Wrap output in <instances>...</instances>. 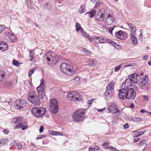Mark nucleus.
I'll return each instance as SVG.
<instances>
[{"mask_svg":"<svg viewBox=\"0 0 151 151\" xmlns=\"http://www.w3.org/2000/svg\"><path fill=\"white\" fill-rule=\"evenodd\" d=\"M136 92L132 88H122L119 90V96L122 99H126L133 100L136 96Z\"/></svg>","mask_w":151,"mask_h":151,"instance_id":"1","label":"nucleus"},{"mask_svg":"<svg viewBox=\"0 0 151 151\" xmlns=\"http://www.w3.org/2000/svg\"><path fill=\"white\" fill-rule=\"evenodd\" d=\"M139 75L136 73L132 74L128 76V78H127L125 81V87L123 88H132V83H137L139 80L137 79V77Z\"/></svg>","mask_w":151,"mask_h":151,"instance_id":"2","label":"nucleus"},{"mask_svg":"<svg viewBox=\"0 0 151 151\" xmlns=\"http://www.w3.org/2000/svg\"><path fill=\"white\" fill-rule=\"evenodd\" d=\"M85 117V111L84 110L79 109L75 112L72 116L74 121L81 122L83 121Z\"/></svg>","mask_w":151,"mask_h":151,"instance_id":"3","label":"nucleus"},{"mask_svg":"<svg viewBox=\"0 0 151 151\" xmlns=\"http://www.w3.org/2000/svg\"><path fill=\"white\" fill-rule=\"evenodd\" d=\"M28 100L35 105L38 106L40 104L39 98L37 96L36 93L34 91L31 92L28 97Z\"/></svg>","mask_w":151,"mask_h":151,"instance_id":"4","label":"nucleus"},{"mask_svg":"<svg viewBox=\"0 0 151 151\" xmlns=\"http://www.w3.org/2000/svg\"><path fill=\"white\" fill-rule=\"evenodd\" d=\"M67 98L69 100L74 101H80L81 99L80 94L75 91L68 92L67 95Z\"/></svg>","mask_w":151,"mask_h":151,"instance_id":"5","label":"nucleus"},{"mask_svg":"<svg viewBox=\"0 0 151 151\" xmlns=\"http://www.w3.org/2000/svg\"><path fill=\"white\" fill-rule=\"evenodd\" d=\"M46 112V109L44 108H38L37 107L32 108L31 112L33 115L36 117H40L43 115Z\"/></svg>","mask_w":151,"mask_h":151,"instance_id":"6","label":"nucleus"},{"mask_svg":"<svg viewBox=\"0 0 151 151\" xmlns=\"http://www.w3.org/2000/svg\"><path fill=\"white\" fill-rule=\"evenodd\" d=\"M61 70L64 73L69 76L72 75L74 73V71L70 68V66L66 63H62L60 65Z\"/></svg>","mask_w":151,"mask_h":151,"instance_id":"7","label":"nucleus"},{"mask_svg":"<svg viewBox=\"0 0 151 151\" xmlns=\"http://www.w3.org/2000/svg\"><path fill=\"white\" fill-rule=\"evenodd\" d=\"M114 83L111 81L109 83L108 86L106 87L105 96L107 99L109 100L112 95V92L114 88Z\"/></svg>","mask_w":151,"mask_h":151,"instance_id":"8","label":"nucleus"},{"mask_svg":"<svg viewBox=\"0 0 151 151\" xmlns=\"http://www.w3.org/2000/svg\"><path fill=\"white\" fill-rule=\"evenodd\" d=\"M44 80L42 79L40 85L37 88V90L38 92V96L40 99H42L45 96V92L44 90Z\"/></svg>","mask_w":151,"mask_h":151,"instance_id":"9","label":"nucleus"},{"mask_svg":"<svg viewBox=\"0 0 151 151\" xmlns=\"http://www.w3.org/2000/svg\"><path fill=\"white\" fill-rule=\"evenodd\" d=\"M27 104L26 101L24 99H20L17 100L15 102V105L17 109L23 110Z\"/></svg>","mask_w":151,"mask_h":151,"instance_id":"10","label":"nucleus"},{"mask_svg":"<svg viewBox=\"0 0 151 151\" xmlns=\"http://www.w3.org/2000/svg\"><path fill=\"white\" fill-rule=\"evenodd\" d=\"M51 52H48L45 55V57H46V58L47 61L49 62L48 64L50 66H52L54 65L56 63V60L55 58H53L52 56V54Z\"/></svg>","mask_w":151,"mask_h":151,"instance_id":"11","label":"nucleus"},{"mask_svg":"<svg viewBox=\"0 0 151 151\" xmlns=\"http://www.w3.org/2000/svg\"><path fill=\"white\" fill-rule=\"evenodd\" d=\"M105 13L104 9L100 10L95 16L96 20L98 21H103L105 17Z\"/></svg>","mask_w":151,"mask_h":151,"instance_id":"12","label":"nucleus"},{"mask_svg":"<svg viewBox=\"0 0 151 151\" xmlns=\"http://www.w3.org/2000/svg\"><path fill=\"white\" fill-rule=\"evenodd\" d=\"M105 21L108 25L111 24L114 22V16L112 14H106Z\"/></svg>","mask_w":151,"mask_h":151,"instance_id":"13","label":"nucleus"},{"mask_svg":"<svg viewBox=\"0 0 151 151\" xmlns=\"http://www.w3.org/2000/svg\"><path fill=\"white\" fill-rule=\"evenodd\" d=\"M115 36L116 38L120 40H125L127 38V34L125 33H123L122 30L116 32Z\"/></svg>","mask_w":151,"mask_h":151,"instance_id":"14","label":"nucleus"},{"mask_svg":"<svg viewBox=\"0 0 151 151\" xmlns=\"http://www.w3.org/2000/svg\"><path fill=\"white\" fill-rule=\"evenodd\" d=\"M148 76H145L142 81L139 84V86L140 87H142L145 86L148 83Z\"/></svg>","mask_w":151,"mask_h":151,"instance_id":"15","label":"nucleus"},{"mask_svg":"<svg viewBox=\"0 0 151 151\" xmlns=\"http://www.w3.org/2000/svg\"><path fill=\"white\" fill-rule=\"evenodd\" d=\"M8 48V46L7 44L0 41V49L1 50L4 51L7 50Z\"/></svg>","mask_w":151,"mask_h":151,"instance_id":"16","label":"nucleus"},{"mask_svg":"<svg viewBox=\"0 0 151 151\" xmlns=\"http://www.w3.org/2000/svg\"><path fill=\"white\" fill-rule=\"evenodd\" d=\"M49 110L52 114L56 113L58 111V105L50 106Z\"/></svg>","mask_w":151,"mask_h":151,"instance_id":"17","label":"nucleus"},{"mask_svg":"<svg viewBox=\"0 0 151 151\" xmlns=\"http://www.w3.org/2000/svg\"><path fill=\"white\" fill-rule=\"evenodd\" d=\"M112 40H111L105 37H101L99 40V42L101 43L108 42L110 44Z\"/></svg>","mask_w":151,"mask_h":151,"instance_id":"18","label":"nucleus"},{"mask_svg":"<svg viewBox=\"0 0 151 151\" xmlns=\"http://www.w3.org/2000/svg\"><path fill=\"white\" fill-rule=\"evenodd\" d=\"M109 111L113 113L120 112V111L118 109L117 106L115 105L114 107H111L109 108H108Z\"/></svg>","mask_w":151,"mask_h":151,"instance_id":"19","label":"nucleus"},{"mask_svg":"<svg viewBox=\"0 0 151 151\" xmlns=\"http://www.w3.org/2000/svg\"><path fill=\"white\" fill-rule=\"evenodd\" d=\"M130 37L132 40V42L134 45H136L137 43V40L135 36L132 33L130 36Z\"/></svg>","mask_w":151,"mask_h":151,"instance_id":"20","label":"nucleus"},{"mask_svg":"<svg viewBox=\"0 0 151 151\" xmlns=\"http://www.w3.org/2000/svg\"><path fill=\"white\" fill-rule=\"evenodd\" d=\"M43 7L44 9H47L50 11L52 9V4L49 2L47 3L44 5Z\"/></svg>","mask_w":151,"mask_h":151,"instance_id":"21","label":"nucleus"},{"mask_svg":"<svg viewBox=\"0 0 151 151\" xmlns=\"http://www.w3.org/2000/svg\"><path fill=\"white\" fill-rule=\"evenodd\" d=\"M49 133L52 135L56 136V135H61L62 136L63 134L61 132H59L58 131H49Z\"/></svg>","mask_w":151,"mask_h":151,"instance_id":"22","label":"nucleus"},{"mask_svg":"<svg viewBox=\"0 0 151 151\" xmlns=\"http://www.w3.org/2000/svg\"><path fill=\"white\" fill-rule=\"evenodd\" d=\"M97 62L95 59L89 60L88 62V64L91 66H95Z\"/></svg>","mask_w":151,"mask_h":151,"instance_id":"23","label":"nucleus"},{"mask_svg":"<svg viewBox=\"0 0 151 151\" xmlns=\"http://www.w3.org/2000/svg\"><path fill=\"white\" fill-rule=\"evenodd\" d=\"M58 105L57 100L55 99H53L50 100V106H53Z\"/></svg>","mask_w":151,"mask_h":151,"instance_id":"24","label":"nucleus"},{"mask_svg":"<svg viewBox=\"0 0 151 151\" xmlns=\"http://www.w3.org/2000/svg\"><path fill=\"white\" fill-rule=\"evenodd\" d=\"M11 35V33L10 32H6L4 34V38L8 42L9 41V39L10 36Z\"/></svg>","mask_w":151,"mask_h":151,"instance_id":"25","label":"nucleus"},{"mask_svg":"<svg viewBox=\"0 0 151 151\" xmlns=\"http://www.w3.org/2000/svg\"><path fill=\"white\" fill-rule=\"evenodd\" d=\"M110 44L113 46L114 47L116 48L119 49H121L122 48V47L120 45L118 44H116L114 42L112 41L111 42Z\"/></svg>","mask_w":151,"mask_h":151,"instance_id":"26","label":"nucleus"},{"mask_svg":"<svg viewBox=\"0 0 151 151\" xmlns=\"http://www.w3.org/2000/svg\"><path fill=\"white\" fill-rule=\"evenodd\" d=\"M17 40V37L14 34H11V35L10 36L9 38V42H16Z\"/></svg>","mask_w":151,"mask_h":151,"instance_id":"27","label":"nucleus"},{"mask_svg":"<svg viewBox=\"0 0 151 151\" xmlns=\"http://www.w3.org/2000/svg\"><path fill=\"white\" fill-rule=\"evenodd\" d=\"M22 121V119L21 118L18 117H16L12 119V122L14 124H16L17 123H18Z\"/></svg>","mask_w":151,"mask_h":151,"instance_id":"28","label":"nucleus"},{"mask_svg":"<svg viewBox=\"0 0 151 151\" xmlns=\"http://www.w3.org/2000/svg\"><path fill=\"white\" fill-rule=\"evenodd\" d=\"M36 69V67H34L33 68H31L30 70L28 72V76L29 77H31L32 75L34 73Z\"/></svg>","mask_w":151,"mask_h":151,"instance_id":"29","label":"nucleus"},{"mask_svg":"<svg viewBox=\"0 0 151 151\" xmlns=\"http://www.w3.org/2000/svg\"><path fill=\"white\" fill-rule=\"evenodd\" d=\"M96 11V10L93 9L91 12H89L88 14H89L91 18L93 17L95 15Z\"/></svg>","mask_w":151,"mask_h":151,"instance_id":"30","label":"nucleus"},{"mask_svg":"<svg viewBox=\"0 0 151 151\" xmlns=\"http://www.w3.org/2000/svg\"><path fill=\"white\" fill-rule=\"evenodd\" d=\"M4 71L0 70V81H1L4 80Z\"/></svg>","mask_w":151,"mask_h":151,"instance_id":"31","label":"nucleus"},{"mask_svg":"<svg viewBox=\"0 0 151 151\" xmlns=\"http://www.w3.org/2000/svg\"><path fill=\"white\" fill-rule=\"evenodd\" d=\"M129 119L130 121H132L133 122H139L140 120V119L139 118L132 117H130Z\"/></svg>","mask_w":151,"mask_h":151,"instance_id":"32","label":"nucleus"},{"mask_svg":"<svg viewBox=\"0 0 151 151\" xmlns=\"http://www.w3.org/2000/svg\"><path fill=\"white\" fill-rule=\"evenodd\" d=\"M85 11V6L84 5L81 6L79 10V12L80 13H82Z\"/></svg>","mask_w":151,"mask_h":151,"instance_id":"33","label":"nucleus"},{"mask_svg":"<svg viewBox=\"0 0 151 151\" xmlns=\"http://www.w3.org/2000/svg\"><path fill=\"white\" fill-rule=\"evenodd\" d=\"M34 50H32L30 51V52L29 53V57L31 58V59L29 60L30 61L32 60V59H34V57L33 55L35 53H33V51Z\"/></svg>","mask_w":151,"mask_h":151,"instance_id":"34","label":"nucleus"},{"mask_svg":"<svg viewBox=\"0 0 151 151\" xmlns=\"http://www.w3.org/2000/svg\"><path fill=\"white\" fill-rule=\"evenodd\" d=\"M76 30L77 32H78L80 29L81 28L80 24L78 23H76Z\"/></svg>","mask_w":151,"mask_h":151,"instance_id":"35","label":"nucleus"},{"mask_svg":"<svg viewBox=\"0 0 151 151\" xmlns=\"http://www.w3.org/2000/svg\"><path fill=\"white\" fill-rule=\"evenodd\" d=\"M83 52L87 55H90L92 53V52L86 49H84Z\"/></svg>","mask_w":151,"mask_h":151,"instance_id":"36","label":"nucleus"},{"mask_svg":"<svg viewBox=\"0 0 151 151\" xmlns=\"http://www.w3.org/2000/svg\"><path fill=\"white\" fill-rule=\"evenodd\" d=\"M130 30L132 31V34H134L136 31V28L135 26L134 25L131 28Z\"/></svg>","mask_w":151,"mask_h":151,"instance_id":"37","label":"nucleus"},{"mask_svg":"<svg viewBox=\"0 0 151 151\" xmlns=\"http://www.w3.org/2000/svg\"><path fill=\"white\" fill-rule=\"evenodd\" d=\"M46 137L45 135L43 134L42 135H39L38 137H37L36 138L37 140H38L40 139H41L43 138H44Z\"/></svg>","mask_w":151,"mask_h":151,"instance_id":"38","label":"nucleus"},{"mask_svg":"<svg viewBox=\"0 0 151 151\" xmlns=\"http://www.w3.org/2000/svg\"><path fill=\"white\" fill-rule=\"evenodd\" d=\"M13 64L16 66H18L19 64V63L16 60H14L12 62Z\"/></svg>","mask_w":151,"mask_h":151,"instance_id":"39","label":"nucleus"},{"mask_svg":"<svg viewBox=\"0 0 151 151\" xmlns=\"http://www.w3.org/2000/svg\"><path fill=\"white\" fill-rule=\"evenodd\" d=\"M121 67V65L117 66L114 69L115 72L118 71Z\"/></svg>","mask_w":151,"mask_h":151,"instance_id":"40","label":"nucleus"},{"mask_svg":"<svg viewBox=\"0 0 151 151\" xmlns=\"http://www.w3.org/2000/svg\"><path fill=\"white\" fill-rule=\"evenodd\" d=\"M23 124L22 123H20L18 124L15 126V128H19L21 127Z\"/></svg>","mask_w":151,"mask_h":151,"instance_id":"41","label":"nucleus"},{"mask_svg":"<svg viewBox=\"0 0 151 151\" xmlns=\"http://www.w3.org/2000/svg\"><path fill=\"white\" fill-rule=\"evenodd\" d=\"M139 132H134V133L133 134V136L134 137H135L139 136Z\"/></svg>","mask_w":151,"mask_h":151,"instance_id":"42","label":"nucleus"},{"mask_svg":"<svg viewBox=\"0 0 151 151\" xmlns=\"http://www.w3.org/2000/svg\"><path fill=\"white\" fill-rule=\"evenodd\" d=\"M134 63H132L130 64H126L124 65V66L125 67H128L130 66H133Z\"/></svg>","mask_w":151,"mask_h":151,"instance_id":"43","label":"nucleus"},{"mask_svg":"<svg viewBox=\"0 0 151 151\" xmlns=\"http://www.w3.org/2000/svg\"><path fill=\"white\" fill-rule=\"evenodd\" d=\"M17 148L18 150H20L22 147V146L21 144L19 143H17Z\"/></svg>","mask_w":151,"mask_h":151,"instance_id":"44","label":"nucleus"},{"mask_svg":"<svg viewBox=\"0 0 151 151\" xmlns=\"http://www.w3.org/2000/svg\"><path fill=\"white\" fill-rule=\"evenodd\" d=\"M94 100L95 99H92L90 100L88 102V104L89 105H90L94 101Z\"/></svg>","mask_w":151,"mask_h":151,"instance_id":"45","label":"nucleus"},{"mask_svg":"<svg viewBox=\"0 0 151 151\" xmlns=\"http://www.w3.org/2000/svg\"><path fill=\"white\" fill-rule=\"evenodd\" d=\"M27 127L28 126L27 125H23V124L21 127V129L22 130H24L26 129L27 128Z\"/></svg>","mask_w":151,"mask_h":151,"instance_id":"46","label":"nucleus"},{"mask_svg":"<svg viewBox=\"0 0 151 151\" xmlns=\"http://www.w3.org/2000/svg\"><path fill=\"white\" fill-rule=\"evenodd\" d=\"M101 4H101V3H100V2H97L96 3V5H95V6L96 7H98V6L99 7V6H100V5H101Z\"/></svg>","mask_w":151,"mask_h":151,"instance_id":"47","label":"nucleus"},{"mask_svg":"<svg viewBox=\"0 0 151 151\" xmlns=\"http://www.w3.org/2000/svg\"><path fill=\"white\" fill-rule=\"evenodd\" d=\"M111 150H113V151H116L117 149L115 147H113L111 146L110 147V148Z\"/></svg>","mask_w":151,"mask_h":151,"instance_id":"48","label":"nucleus"},{"mask_svg":"<svg viewBox=\"0 0 151 151\" xmlns=\"http://www.w3.org/2000/svg\"><path fill=\"white\" fill-rule=\"evenodd\" d=\"M44 129V127L43 126H41L39 129V131L40 132H42Z\"/></svg>","mask_w":151,"mask_h":151,"instance_id":"49","label":"nucleus"},{"mask_svg":"<svg viewBox=\"0 0 151 151\" xmlns=\"http://www.w3.org/2000/svg\"><path fill=\"white\" fill-rule=\"evenodd\" d=\"M140 32H141L140 34V35H139L140 38V39H141V38H142V37H143V35H142V32H143V31H142V29H141L140 30Z\"/></svg>","mask_w":151,"mask_h":151,"instance_id":"50","label":"nucleus"},{"mask_svg":"<svg viewBox=\"0 0 151 151\" xmlns=\"http://www.w3.org/2000/svg\"><path fill=\"white\" fill-rule=\"evenodd\" d=\"M139 140V138H136L134 139L133 140V142L134 143H136Z\"/></svg>","mask_w":151,"mask_h":151,"instance_id":"51","label":"nucleus"},{"mask_svg":"<svg viewBox=\"0 0 151 151\" xmlns=\"http://www.w3.org/2000/svg\"><path fill=\"white\" fill-rule=\"evenodd\" d=\"M73 80L75 81H76L77 82H78V81H79L80 80V79H79V78L77 77V76H76V77H75L74 79H73Z\"/></svg>","mask_w":151,"mask_h":151,"instance_id":"52","label":"nucleus"},{"mask_svg":"<svg viewBox=\"0 0 151 151\" xmlns=\"http://www.w3.org/2000/svg\"><path fill=\"white\" fill-rule=\"evenodd\" d=\"M4 143L5 142L4 140L2 139L0 140V145H4Z\"/></svg>","mask_w":151,"mask_h":151,"instance_id":"53","label":"nucleus"},{"mask_svg":"<svg viewBox=\"0 0 151 151\" xmlns=\"http://www.w3.org/2000/svg\"><path fill=\"white\" fill-rule=\"evenodd\" d=\"M89 151H95V150L93 147H91L89 148Z\"/></svg>","mask_w":151,"mask_h":151,"instance_id":"54","label":"nucleus"},{"mask_svg":"<svg viewBox=\"0 0 151 151\" xmlns=\"http://www.w3.org/2000/svg\"><path fill=\"white\" fill-rule=\"evenodd\" d=\"M145 131H140L139 132V136H141V135L145 133Z\"/></svg>","mask_w":151,"mask_h":151,"instance_id":"55","label":"nucleus"},{"mask_svg":"<svg viewBox=\"0 0 151 151\" xmlns=\"http://www.w3.org/2000/svg\"><path fill=\"white\" fill-rule=\"evenodd\" d=\"M129 127V125L128 124H126L124 125V128L125 129L128 128Z\"/></svg>","mask_w":151,"mask_h":151,"instance_id":"56","label":"nucleus"},{"mask_svg":"<svg viewBox=\"0 0 151 151\" xmlns=\"http://www.w3.org/2000/svg\"><path fill=\"white\" fill-rule=\"evenodd\" d=\"M127 24H128V26H129V27L130 28H131L133 26V25H134L133 24H132L130 23H127Z\"/></svg>","mask_w":151,"mask_h":151,"instance_id":"57","label":"nucleus"},{"mask_svg":"<svg viewBox=\"0 0 151 151\" xmlns=\"http://www.w3.org/2000/svg\"><path fill=\"white\" fill-rule=\"evenodd\" d=\"M145 140H143L141 141L139 143L140 144L143 145L145 143Z\"/></svg>","mask_w":151,"mask_h":151,"instance_id":"58","label":"nucleus"},{"mask_svg":"<svg viewBox=\"0 0 151 151\" xmlns=\"http://www.w3.org/2000/svg\"><path fill=\"white\" fill-rule=\"evenodd\" d=\"M140 112H141V113H144L145 112H146L147 113H149L148 111H147L146 110H145L144 109H142L140 110Z\"/></svg>","mask_w":151,"mask_h":151,"instance_id":"59","label":"nucleus"},{"mask_svg":"<svg viewBox=\"0 0 151 151\" xmlns=\"http://www.w3.org/2000/svg\"><path fill=\"white\" fill-rule=\"evenodd\" d=\"M102 145L103 146L105 147H106V146H107L108 145V144L106 143H102Z\"/></svg>","mask_w":151,"mask_h":151,"instance_id":"60","label":"nucleus"},{"mask_svg":"<svg viewBox=\"0 0 151 151\" xmlns=\"http://www.w3.org/2000/svg\"><path fill=\"white\" fill-rule=\"evenodd\" d=\"M82 34L84 37H86V36H87V35H88L87 34V33L85 32H83V33H82Z\"/></svg>","mask_w":151,"mask_h":151,"instance_id":"61","label":"nucleus"},{"mask_svg":"<svg viewBox=\"0 0 151 151\" xmlns=\"http://www.w3.org/2000/svg\"><path fill=\"white\" fill-rule=\"evenodd\" d=\"M4 132L5 134H7L9 133V131L6 129H5L4 130Z\"/></svg>","mask_w":151,"mask_h":151,"instance_id":"62","label":"nucleus"},{"mask_svg":"<svg viewBox=\"0 0 151 151\" xmlns=\"http://www.w3.org/2000/svg\"><path fill=\"white\" fill-rule=\"evenodd\" d=\"M86 37L88 39V40L90 41H92V39L90 37V36L88 35H87V36H86Z\"/></svg>","mask_w":151,"mask_h":151,"instance_id":"63","label":"nucleus"},{"mask_svg":"<svg viewBox=\"0 0 151 151\" xmlns=\"http://www.w3.org/2000/svg\"><path fill=\"white\" fill-rule=\"evenodd\" d=\"M134 105L133 104H131L130 105H129V107L130 108H133L134 107Z\"/></svg>","mask_w":151,"mask_h":151,"instance_id":"64","label":"nucleus"}]
</instances>
